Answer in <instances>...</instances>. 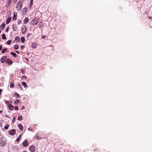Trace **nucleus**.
<instances>
[{"label": "nucleus", "mask_w": 152, "mask_h": 152, "mask_svg": "<svg viewBox=\"0 0 152 152\" xmlns=\"http://www.w3.org/2000/svg\"><path fill=\"white\" fill-rule=\"evenodd\" d=\"M6 140L4 137H2L0 138V146L2 147L5 146L6 144Z\"/></svg>", "instance_id": "nucleus-1"}, {"label": "nucleus", "mask_w": 152, "mask_h": 152, "mask_svg": "<svg viewBox=\"0 0 152 152\" xmlns=\"http://www.w3.org/2000/svg\"><path fill=\"white\" fill-rule=\"evenodd\" d=\"M39 21V19L38 18H34L31 21V25L35 26L38 24Z\"/></svg>", "instance_id": "nucleus-2"}, {"label": "nucleus", "mask_w": 152, "mask_h": 152, "mask_svg": "<svg viewBox=\"0 0 152 152\" xmlns=\"http://www.w3.org/2000/svg\"><path fill=\"white\" fill-rule=\"evenodd\" d=\"M22 4L21 1H19L17 4L16 8L17 10L19 11L20 9H21L22 7Z\"/></svg>", "instance_id": "nucleus-3"}, {"label": "nucleus", "mask_w": 152, "mask_h": 152, "mask_svg": "<svg viewBox=\"0 0 152 152\" xmlns=\"http://www.w3.org/2000/svg\"><path fill=\"white\" fill-rule=\"evenodd\" d=\"M7 56H4L2 57L0 59V61L1 63H4L6 62L7 61Z\"/></svg>", "instance_id": "nucleus-4"}, {"label": "nucleus", "mask_w": 152, "mask_h": 152, "mask_svg": "<svg viewBox=\"0 0 152 152\" xmlns=\"http://www.w3.org/2000/svg\"><path fill=\"white\" fill-rule=\"evenodd\" d=\"M16 131L15 129H13L10 130L9 134L10 135H14L15 134Z\"/></svg>", "instance_id": "nucleus-5"}, {"label": "nucleus", "mask_w": 152, "mask_h": 152, "mask_svg": "<svg viewBox=\"0 0 152 152\" xmlns=\"http://www.w3.org/2000/svg\"><path fill=\"white\" fill-rule=\"evenodd\" d=\"M27 31L26 27V25L22 26L21 29V32L22 34H24Z\"/></svg>", "instance_id": "nucleus-6"}, {"label": "nucleus", "mask_w": 152, "mask_h": 152, "mask_svg": "<svg viewBox=\"0 0 152 152\" xmlns=\"http://www.w3.org/2000/svg\"><path fill=\"white\" fill-rule=\"evenodd\" d=\"M28 140L26 139L22 143V145L24 147H26L28 145Z\"/></svg>", "instance_id": "nucleus-7"}, {"label": "nucleus", "mask_w": 152, "mask_h": 152, "mask_svg": "<svg viewBox=\"0 0 152 152\" xmlns=\"http://www.w3.org/2000/svg\"><path fill=\"white\" fill-rule=\"evenodd\" d=\"M7 64L9 65H12V61L10 58L7 59L6 62Z\"/></svg>", "instance_id": "nucleus-8"}, {"label": "nucleus", "mask_w": 152, "mask_h": 152, "mask_svg": "<svg viewBox=\"0 0 152 152\" xmlns=\"http://www.w3.org/2000/svg\"><path fill=\"white\" fill-rule=\"evenodd\" d=\"M29 149L31 152H34L35 151V148L34 145H32L30 147Z\"/></svg>", "instance_id": "nucleus-9"}, {"label": "nucleus", "mask_w": 152, "mask_h": 152, "mask_svg": "<svg viewBox=\"0 0 152 152\" xmlns=\"http://www.w3.org/2000/svg\"><path fill=\"white\" fill-rule=\"evenodd\" d=\"M8 105L9 110L12 111L14 109V107L12 105L9 104Z\"/></svg>", "instance_id": "nucleus-10"}, {"label": "nucleus", "mask_w": 152, "mask_h": 152, "mask_svg": "<svg viewBox=\"0 0 152 152\" xmlns=\"http://www.w3.org/2000/svg\"><path fill=\"white\" fill-rule=\"evenodd\" d=\"M23 12L24 15H26L27 12V8L26 7H24L23 9Z\"/></svg>", "instance_id": "nucleus-11"}, {"label": "nucleus", "mask_w": 152, "mask_h": 152, "mask_svg": "<svg viewBox=\"0 0 152 152\" xmlns=\"http://www.w3.org/2000/svg\"><path fill=\"white\" fill-rule=\"evenodd\" d=\"M35 137L36 139L38 140L41 139H42V138L40 136L39 134L38 133H37L36 134Z\"/></svg>", "instance_id": "nucleus-12"}, {"label": "nucleus", "mask_w": 152, "mask_h": 152, "mask_svg": "<svg viewBox=\"0 0 152 152\" xmlns=\"http://www.w3.org/2000/svg\"><path fill=\"white\" fill-rule=\"evenodd\" d=\"M11 20V17H10L8 18H7L6 19V24H8L10 22Z\"/></svg>", "instance_id": "nucleus-13"}, {"label": "nucleus", "mask_w": 152, "mask_h": 152, "mask_svg": "<svg viewBox=\"0 0 152 152\" xmlns=\"http://www.w3.org/2000/svg\"><path fill=\"white\" fill-rule=\"evenodd\" d=\"M17 25L16 24H13L12 25V28L14 31H15L17 28Z\"/></svg>", "instance_id": "nucleus-14"}, {"label": "nucleus", "mask_w": 152, "mask_h": 152, "mask_svg": "<svg viewBox=\"0 0 152 152\" xmlns=\"http://www.w3.org/2000/svg\"><path fill=\"white\" fill-rule=\"evenodd\" d=\"M15 41L16 42H20V40L19 37L17 36L15 37Z\"/></svg>", "instance_id": "nucleus-15"}, {"label": "nucleus", "mask_w": 152, "mask_h": 152, "mask_svg": "<svg viewBox=\"0 0 152 152\" xmlns=\"http://www.w3.org/2000/svg\"><path fill=\"white\" fill-rule=\"evenodd\" d=\"M17 14H15V12L14 13L12 20H17Z\"/></svg>", "instance_id": "nucleus-16"}, {"label": "nucleus", "mask_w": 152, "mask_h": 152, "mask_svg": "<svg viewBox=\"0 0 152 152\" xmlns=\"http://www.w3.org/2000/svg\"><path fill=\"white\" fill-rule=\"evenodd\" d=\"M18 127L19 129L21 131H22L23 130V127L21 124H19L18 125Z\"/></svg>", "instance_id": "nucleus-17"}, {"label": "nucleus", "mask_w": 152, "mask_h": 152, "mask_svg": "<svg viewBox=\"0 0 152 152\" xmlns=\"http://www.w3.org/2000/svg\"><path fill=\"white\" fill-rule=\"evenodd\" d=\"M7 4L6 5V6H9L11 2V0H7Z\"/></svg>", "instance_id": "nucleus-18"}, {"label": "nucleus", "mask_w": 152, "mask_h": 152, "mask_svg": "<svg viewBox=\"0 0 152 152\" xmlns=\"http://www.w3.org/2000/svg\"><path fill=\"white\" fill-rule=\"evenodd\" d=\"M28 21V18L26 17L24 19V24L27 23Z\"/></svg>", "instance_id": "nucleus-19"}, {"label": "nucleus", "mask_w": 152, "mask_h": 152, "mask_svg": "<svg viewBox=\"0 0 152 152\" xmlns=\"http://www.w3.org/2000/svg\"><path fill=\"white\" fill-rule=\"evenodd\" d=\"M5 26V24L4 23H3L0 26V28L2 29H3Z\"/></svg>", "instance_id": "nucleus-20"}, {"label": "nucleus", "mask_w": 152, "mask_h": 152, "mask_svg": "<svg viewBox=\"0 0 152 152\" xmlns=\"http://www.w3.org/2000/svg\"><path fill=\"white\" fill-rule=\"evenodd\" d=\"M7 50V48H4L2 50L1 52L3 54L5 53Z\"/></svg>", "instance_id": "nucleus-21"}, {"label": "nucleus", "mask_w": 152, "mask_h": 152, "mask_svg": "<svg viewBox=\"0 0 152 152\" xmlns=\"http://www.w3.org/2000/svg\"><path fill=\"white\" fill-rule=\"evenodd\" d=\"M20 102V100L18 99H16L14 102V104H17Z\"/></svg>", "instance_id": "nucleus-22"}, {"label": "nucleus", "mask_w": 152, "mask_h": 152, "mask_svg": "<svg viewBox=\"0 0 152 152\" xmlns=\"http://www.w3.org/2000/svg\"><path fill=\"white\" fill-rule=\"evenodd\" d=\"M31 47L33 48H36L37 47L36 44L34 43H33L31 45Z\"/></svg>", "instance_id": "nucleus-23"}, {"label": "nucleus", "mask_w": 152, "mask_h": 152, "mask_svg": "<svg viewBox=\"0 0 152 152\" xmlns=\"http://www.w3.org/2000/svg\"><path fill=\"white\" fill-rule=\"evenodd\" d=\"M14 96L16 97V99H18L19 98V95L18 94L15 93L14 94Z\"/></svg>", "instance_id": "nucleus-24"}, {"label": "nucleus", "mask_w": 152, "mask_h": 152, "mask_svg": "<svg viewBox=\"0 0 152 152\" xmlns=\"http://www.w3.org/2000/svg\"><path fill=\"white\" fill-rule=\"evenodd\" d=\"M10 54L14 57H16L17 55L15 52H11L10 53Z\"/></svg>", "instance_id": "nucleus-25"}, {"label": "nucleus", "mask_w": 152, "mask_h": 152, "mask_svg": "<svg viewBox=\"0 0 152 152\" xmlns=\"http://www.w3.org/2000/svg\"><path fill=\"white\" fill-rule=\"evenodd\" d=\"M22 84L25 88L27 86L26 83L24 82H22Z\"/></svg>", "instance_id": "nucleus-26"}, {"label": "nucleus", "mask_w": 152, "mask_h": 152, "mask_svg": "<svg viewBox=\"0 0 152 152\" xmlns=\"http://www.w3.org/2000/svg\"><path fill=\"white\" fill-rule=\"evenodd\" d=\"M18 119L19 121H21L22 120V115L19 116L18 118Z\"/></svg>", "instance_id": "nucleus-27"}, {"label": "nucleus", "mask_w": 152, "mask_h": 152, "mask_svg": "<svg viewBox=\"0 0 152 152\" xmlns=\"http://www.w3.org/2000/svg\"><path fill=\"white\" fill-rule=\"evenodd\" d=\"M21 137V134H20L16 139V141L17 142H18L20 140V139Z\"/></svg>", "instance_id": "nucleus-28"}, {"label": "nucleus", "mask_w": 152, "mask_h": 152, "mask_svg": "<svg viewBox=\"0 0 152 152\" xmlns=\"http://www.w3.org/2000/svg\"><path fill=\"white\" fill-rule=\"evenodd\" d=\"M9 125L8 124H6L4 126V128L5 130H7L8 129Z\"/></svg>", "instance_id": "nucleus-29"}, {"label": "nucleus", "mask_w": 152, "mask_h": 152, "mask_svg": "<svg viewBox=\"0 0 152 152\" xmlns=\"http://www.w3.org/2000/svg\"><path fill=\"white\" fill-rule=\"evenodd\" d=\"M21 42L22 43H23L25 41V39L23 37H22L20 39Z\"/></svg>", "instance_id": "nucleus-30"}, {"label": "nucleus", "mask_w": 152, "mask_h": 152, "mask_svg": "<svg viewBox=\"0 0 152 152\" xmlns=\"http://www.w3.org/2000/svg\"><path fill=\"white\" fill-rule=\"evenodd\" d=\"M14 84L12 83V82H11L10 84V88H13L14 87Z\"/></svg>", "instance_id": "nucleus-31"}, {"label": "nucleus", "mask_w": 152, "mask_h": 152, "mask_svg": "<svg viewBox=\"0 0 152 152\" xmlns=\"http://www.w3.org/2000/svg\"><path fill=\"white\" fill-rule=\"evenodd\" d=\"M18 87H20V89L21 90H23V88L22 87L20 83H18Z\"/></svg>", "instance_id": "nucleus-32"}, {"label": "nucleus", "mask_w": 152, "mask_h": 152, "mask_svg": "<svg viewBox=\"0 0 152 152\" xmlns=\"http://www.w3.org/2000/svg\"><path fill=\"white\" fill-rule=\"evenodd\" d=\"M2 38L3 39H5L6 38L5 34H3L2 36Z\"/></svg>", "instance_id": "nucleus-33"}, {"label": "nucleus", "mask_w": 152, "mask_h": 152, "mask_svg": "<svg viewBox=\"0 0 152 152\" xmlns=\"http://www.w3.org/2000/svg\"><path fill=\"white\" fill-rule=\"evenodd\" d=\"M33 0H31L30 2L29 6L30 7H32V5L33 4Z\"/></svg>", "instance_id": "nucleus-34"}, {"label": "nucleus", "mask_w": 152, "mask_h": 152, "mask_svg": "<svg viewBox=\"0 0 152 152\" xmlns=\"http://www.w3.org/2000/svg\"><path fill=\"white\" fill-rule=\"evenodd\" d=\"M14 48L15 50H17L18 49L19 46L18 45H14Z\"/></svg>", "instance_id": "nucleus-35"}, {"label": "nucleus", "mask_w": 152, "mask_h": 152, "mask_svg": "<svg viewBox=\"0 0 152 152\" xmlns=\"http://www.w3.org/2000/svg\"><path fill=\"white\" fill-rule=\"evenodd\" d=\"M11 42H12V41L11 40H9L8 41H7V45H10L11 44Z\"/></svg>", "instance_id": "nucleus-36"}, {"label": "nucleus", "mask_w": 152, "mask_h": 152, "mask_svg": "<svg viewBox=\"0 0 152 152\" xmlns=\"http://www.w3.org/2000/svg\"><path fill=\"white\" fill-rule=\"evenodd\" d=\"M14 108L15 110H18V108L17 106H15L14 107Z\"/></svg>", "instance_id": "nucleus-37"}, {"label": "nucleus", "mask_w": 152, "mask_h": 152, "mask_svg": "<svg viewBox=\"0 0 152 152\" xmlns=\"http://www.w3.org/2000/svg\"><path fill=\"white\" fill-rule=\"evenodd\" d=\"M21 20H18V25H20L21 23Z\"/></svg>", "instance_id": "nucleus-38"}, {"label": "nucleus", "mask_w": 152, "mask_h": 152, "mask_svg": "<svg viewBox=\"0 0 152 152\" xmlns=\"http://www.w3.org/2000/svg\"><path fill=\"white\" fill-rule=\"evenodd\" d=\"M20 71L23 74H24L25 73V71H24L22 69H21Z\"/></svg>", "instance_id": "nucleus-39"}, {"label": "nucleus", "mask_w": 152, "mask_h": 152, "mask_svg": "<svg viewBox=\"0 0 152 152\" xmlns=\"http://www.w3.org/2000/svg\"><path fill=\"white\" fill-rule=\"evenodd\" d=\"M30 35H31V34L28 33V34H27V36H26V37H27V38H28V37H30Z\"/></svg>", "instance_id": "nucleus-40"}, {"label": "nucleus", "mask_w": 152, "mask_h": 152, "mask_svg": "<svg viewBox=\"0 0 152 152\" xmlns=\"http://www.w3.org/2000/svg\"><path fill=\"white\" fill-rule=\"evenodd\" d=\"M25 47V45H21V49H23Z\"/></svg>", "instance_id": "nucleus-41"}, {"label": "nucleus", "mask_w": 152, "mask_h": 152, "mask_svg": "<svg viewBox=\"0 0 152 152\" xmlns=\"http://www.w3.org/2000/svg\"><path fill=\"white\" fill-rule=\"evenodd\" d=\"M15 117H14L12 120V123H14L15 121Z\"/></svg>", "instance_id": "nucleus-42"}, {"label": "nucleus", "mask_w": 152, "mask_h": 152, "mask_svg": "<svg viewBox=\"0 0 152 152\" xmlns=\"http://www.w3.org/2000/svg\"><path fill=\"white\" fill-rule=\"evenodd\" d=\"M9 29V27H8L6 29V31L7 32H8V31Z\"/></svg>", "instance_id": "nucleus-43"}, {"label": "nucleus", "mask_w": 152, "mask_h": 152, "mask_svg": "<svg viewBox=\"0 0 152 152\" xmlns=\"http://www.w3.org/2000/svg\"><path fill=\"white\" fill-rule=\"evenodd\" d=\"M2 90L1 89H0V95L1 94Z\"/></svg>", "instance_id": "nucleus-44"}, {"label": "nucleus", "mask_w": 152, "mask_h": 152, "mask_svg": "<svg viewBox=\"0 0 152 152\" xmlns=\"http://www.w3.org/2000/svg\"><path fill=\"white\" fill-rule=\"evenodd\" d=\"M2 45H0V51H1L2 49Z\"/></svg>", "instance_id": "nucleus-45"}, {"label": "nucleus", "mask_w": 152, "mask_h": 152, "mask_svg": "<svg viewBox=\"0 0 152 152\" xmlns=\"http://www.w3.org/2000/svg\"><path fill=\"white\" fill-rule=\"evenodd\" d=\"M15 52H16L18 54H20V52L16 50L15 51Z\"/></svg>", "instance_id": "nucleus-46"}, {"label": "nucleus", "mask_w": 152, "mask_h": 152, "mask_svg": "<svg viewBox=\"0 0 152 152\" xmlns=\"http://www.w3.org/2000/svg\"><path fill=\"white\" fill-rule=\"evenodd\" d=\"M45 37V36L44 35H42L41 37L42 39H44Z\"/></svg>", "instance_id": "nucleus-47"}, {"label": "nucleus", "mask_w": 152, "mask_h": 152, "mask_svg": "<svg viewBox=\"0 0 152 152\" xmlns=\"http://www.w3.org/2000/svg\"><path fill=\"white\" fill-rule=\"evenodd\" d=\"M28 130H29L30 131H32V129H31L30 128H29L28 129Z\"/></svg>", "instance_id": "nucleus-48"}, {"label": "nucleus", "mask_w": 152, "mask_h": 152, "mask_svg": "<svg viewBox=\"0 0 152 152\" xmlns=\"http://www.w3.org/2000/svg\"><path fill=\"white\" fill-rule=\"evenodd\" d=\"M25 59L27 61H28V59L27 58H25Z\"/></svg>", "instance_id": "nucleus-49"}, {"label": "nucleus", "mask_w": 152, "mask_h": 152, "mask_svg": "<svg viewBox=\"0 0 152 152\" xmlns=\"http://www.w3.org/2000/svg\"><path fill=\"white\" fill-rule=\"evenodd\" d=\"M148 18L150 19H152V17L151 16H149L148 17Z\"/></svg>", "instance_id": "nucleus-50"}, {"label": "nucleus", "mask_w": 152, "mask_h": 152, "mask_svg": "<svg viewBox=\"0 0 152 152\" xmlns=\"http://www.w3.org/2000/svg\"><path fill=\"white\" fill-rule=\"evenodd\" d=\"M24 109V106H23L22 108H21V110H22Z\"/></svg>", "instance_id": "nucleus-51"}, {"label": "nucleus", "mask_w": 152, "mask_h": 152, "mask_svg": "<svg viewBox=\"0 0 152 152\" xmlns=\"http://www.w3.org/2000/svg\"><path fill=\"white\" fill-rule=\"evenodd\" d=\"M22 78H26V77L25 76H22Z\"/></svg>", "instance_id": "nucleus-52"}, {"label": "nucleus", "mask_w": 152, "mask_h": 152, "mask_svg": "<svg viewBox=\"0 0 152 152\" xmlns=\"http://www.w3.org/2000/svg\"><path fill=\"white\" fill-rule=\"evenodd\" d=\"M2 110H0V113H2Z\"/></svg>", "instance_id": "nucleus-53"}, {"label": "nucleus", "mask_w": 152, "mask_h": 152, "mask_svg": "<svg viewBox=\"0 0 152 152\" xmlns=\"http://www.w3.org/2000/svg\"><path fill=\"white\" fill-rule=\"evenodd\" d=\"M9 103V102L8 101H6V103L7 104L8 103Z\"/></svg>", "instance_id": "nucleus-54"}, {"label": "nucleus", "mask_w": 152, "mask_h": 152, "mask_svg": "<svg viewBox=\"0 0 152 152\" xmlns=\"http://www.w3.org/2000/svg\"><path fill=\"white\" fill-rule=\"evenodd\" d=\"M22 152H27L26 151H23Z\"/></svg>", "instance_id": "nucleus-55"}, {"label": "nucleus", "mask_w": 152, "mask_h": 152, "mask_svg": "<svg viewBox=\"0 0 152 152\" xmlns=\"http://www.w3.org/2000/svg\"><path fill=\"white\" fill-rule=\"evenodd\" d=\"M26 54H27V55H29V53H26Z\"/></svg>", "instance_id": "nucleus-56"}, {"label": "nucleus", "mask_w": 152, "mask_h": 152, "mask_svg": "<svg viewBox=\"0 0 152 152\" xmlns=\"http://www.w3.org/2000/svg\"><path fill=\"white\" fill-rule=\"evenodd\" d=\"M14 1H15V2H16L17 1V0H14Z\"/></svg>", "instance_id": "nucleus-57"}, {"label": "nucleus", "mask_w": 152, "mask_h": 152, "mask_svg": "<svg viewBox=\"0 0 152 152\" xmlns=\"http://www.w3.org/2000/svg\"><path fill=\"white\" fill-rule=\"evenodd\" d=\"M21 1H23L24 0H21Z\"/></svg>", "instance_id": "nucleus-58"}, {"label": "nucleus", "mask_w": 152, "mask_h": 152, "mask_svg": "<svg viewBox=\"0 0 152 152\" xmlns=\"http://www.w3.org/2000/svg\"><path fill=\"white\" fill-rule=\"evenodd\" d=\"M0 126H2V125H0Z\"/></svg>", "instance_id": "nucleus-59"}, {"label": "nucleus", "mask_w": 152, "mask_h": 152, "mask_svg": "<svg viewBox=\"0 0 152 152\" xmlns=\"http://www.w3.org/2000/svg\"><path fill=\"white\" fill-rule=\"evenodd\" d=\"M0 126H2V125H0Z\"/></svg>", "instance_id": "nucleus-60"}, {"label": "nucleus", "mask_w": 152, "mask_h": 152, "mask_svg": "<svg viewBox=\"0 0 152 152\" xmlns=\"http://www.w3.org/2000/svg\"><path fill=\"white\" fill-rule=\"evenodd\" d=\"M8 152H10V151H8Z\"/></svg>", "instance_id": "nucleus-61"}, {"label": "nucleus", "mask_w": 152, "mask_h": 152, "mask_svg": "<svg viewBox=\"0 0 152 152\" xmlns=\"http://www.w3.org/2000/svg\"><path fill=\"white\" fill-rule=\"evenodd\" d=\"M0 152H2V151H0Z\"/></svg>", "instance_id": "nucleus-62"}]
</instances>
